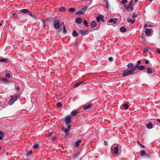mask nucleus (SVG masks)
<instances>
[{
	"label": "nucleus",
	"mask_w": 160,
	"mask_h": 160,
	"mask_svg": "<svg viewBox=\"0 0 160 160\" xmlns=\"http://www.w3.org/2000/svg\"><path fill=\"white\" fill-rule=\"evenodd\" d=\"M133 70H134L132 69L131 68L124 70L122 74V77H126L130 75H133L134 73Z\"/></svg>",
	"instance_id": "nucleus-1"
},
{
	"label": "nucleus",
	"mask_w": 160,
	"mask_h": 160,
	"mask_svg": "<svg viewBox=\"0 0 160 160\" xmlns=\"http://www.w3.org/2000/svg\"><path fill=\"white\" fill-rule=\"evenodd\" d=\"M115 145L112 146L111 148V152L114 154H117L118 153V150H119V146L117 145L115 146Z\"/></svg>",
	"instance_id": "nucleus-2"
},
{
	"label": "nucleus",
	"mask_w": 160,
	"mask_h": 160,
	"mask_svg": "<svg viewBox=\"0 0 160 160\" xmlns=\"http://www.w3.org/2000/svg\"><path fill=\"white\" fill-rule=\"evenodd\" d=\"M124 7L128 10L130 11H133L134 10L133 1L131 0L128 6L124 5Z\"/></svg>",
	"instance_id": "nucleus-3"
},
{
	"label": "nucleus",
	"mask_w": 160,
	"mask_h": 160,
	"mask_svg": "<svg viewBox=\"0 0 160 160\" xmlns=\"http://www.w3.org/2000/svg\"><path fill=\"white\" fill-rule=\"evenodd\" d=\"M64 122L66 124H68L72 122L71 117L70 116H67L65 117Z\"/></svg>",
	"instance_id": "nucleus-4"
},
{
	"label": "nucleus",
	"mask_w": 160,
	"mask_h": 160,
	"mask_svg": "<svg viewBox=\"0 0 160 160\" xmlns=\"http://www.w3.org/2000/svg\"><path fill=\"white\" fill-rule=\"evenodd\" d=\"M53 23L54 28L55 29H58L60 28V20H54Z\"/></svg>",
	"instance_id": "nucleus-5"
},
{
	"label": "nucleus",
	"mask_w": 160,
	"mask_h": 160,
	"mask_svg": "<svg viewBox=\"0 0 160 160\" xmlns=\"http://www.w3.org/2000/svg\"><path fill=\"white\" fill-rule=\"evenodd\" d=\"M80 112V110L79 109H75L71 112V114L72 116H75L77 114Z\"/></svg>",
	"instance_id": "nucleus-6"
},
{
	"label": "nucleus",
	"mask_w": 160,
	"mask_h": 160,
	"mask_svg": "<svg viewBox=\"0 0 160 160\" xmlns=\"http://www.w3.org/2000/svg\"><path fill=\"white\" fill-rule=\"evenodd\" d=\"M103 18H104V16H103L102 15H99L96 18V20L98 22H99L100 21H102L103 22Z\"/></svg>",
	"instance_id": "nucleus-7"
},
{
	"label": "nucleus",
	"mask_w": 160,
	"mask_h": 160,
	"mask_svg": "<svg viewBox=\"0 0 160 160\" xmlns=\"http://www.w3.org/2000/svg\"><path fill=\"white\" fill-rule=\"evenodd\" d=\"M10 97H11V98L9 100V104L10 105H12L15 102V101L16 100H14L13 99V96L12 95L10 96Z\"/></svg>",
	"instance_id": "nucleus-8"
},
{
	"label": "nucleus",
	"mask_w": 160,
	"mask_h": 160,
	"mask_svg": "<svg viewBox=\"0 0 160 160\" xmlns=\"http://www.w3.org/2000/svg\"><path fill=\"white\" fill-rule=\"evenodd\" d=\"M92 103H90L88 105H86L84 106L83 109L85 110H87L88 109H90L92 107Z\"/></svg>",
	"instance_id": "nucleus-9"
},
{
	"label": "nucleus",
	"mask_w": 160,
	"mask_h": 160,
	"mask_svg": "<svg viewBox=\"0 0 160 160\" xmlns=\"http://www.w3.org/2000/svg\"><path fill=\"white\" fill-rule=\"evenodd\" d=\"M75 21L77 23L80 24L82 22V20L81 18H78L76 19Z\"/></svg>",
	"instance_id": "nucleus-10"
},
{
	"label": "nucleus",
	"mask_w": 160,
	"mask_h": 160,
	"mask_svg": "<svg viewBox=\"0 0 160 160\" xmlns=\"http://www.w3.org/2000/svg\"><path fill=\"white\" fill-rule=\"evenodd\" d=\"M145 33L147 35H149L151 33V30L150 29L147 28L145 31Z\"/></svg>",
	"instance_id": "nucleus-11"
},
{
	"label": "nucleus",
	"mask_w": 160,
	"mask_h": 160,
	"mask_svg": "<svg viewBox=\"0 0 160 160\" xmlns=\"http://www.w3.org/2000/svg\"><path fill=\"white\" fill-rule=\"evenodd\" d=\"M146 127L148 129H152L153 128V124L151 122H148L146 124Z\"/></svg>",
	"instance_id": "nucleus-12"
},
{
	"label": "nucleus",
	"mask_w": 160,
	"mask_h": 160,
	"mask_svg": "<svg viewBox=\"0 0 160 160\" xmlns=\"http://www.w3.org/2000/svg\"><path fill=\"white\" fill-rule=\"evenodd\" d=\"M97 25L96 22L95 21H93L91 22L90 25L92 28H94L96 27Z\"/></svg>",
	"instance_id": "nucleus-13"
},
{
	"label": "nucleus",
	"mask_w": 160,
	"mask_h": 160,
	"mask_svg": "<svg viewBox=\"0 0 160 160\" xmlns=\"http://www.w3.org/2000/svg\"><path fill=\"white\" fill-rule=\"evenodd\" d=\"M134 64L132 63H130L128 64L127 65V67L128 68H132L134 67Z\"/></svg>",
	"instance_id": "nucleus-14"
},
{
	"label": "nucleus",
	"mask_w": 160,
	"mask_h": 160,
	"mask_svg": "<svg viewBox=\"0 0 160 160\" xmlns=\"http://www.w3.org/2000/svg\"><path fill=\"white\" fill-rule=\"evenodd\" d=\"M82 35H84L88 34V31L87 30L85 31H80L79 32Z\"/></svg>",
	"instance_id": "nucleus-15"
},
{
	"label": "nucleus",
	"mask_w": 160,
	"mask_h": 160,
	"mask_svg": "<svg viewBox=\"0 0 160 160\" xmlns=\"http://www.w3.org/2000/svg\"><path fill=\"white\" fill-rule=\"evenodd\" d=\"M72 35L74 38H76L78 36V33L76 32L75 30H73L72 32Z\"/></svg>",
	"instance_id": "nucleus-16"
},
{
	"label": "nucleus",
	"mask_w": 160,
	"mask_h": 160,
	"mask_svg": "<svg viewBox=\"0 0 160 160\" xmlns=\"http://www.w3.org/2000/svg\"><path fill=\"white\" fill-rule=\"evenodd\" d=\"M81 142V140L80 139L76 141V142H75V147L77 148H78Z\"/></svg>",
	"instance_id": "nucleus-17"
},
{
	"label": "nucleus",
	"mask_w": 160,
	"mask_h": 160,
	"mask_svg": "<svg viewBox=\"0 0 160 160\" xmlns=\"http://www.w3.org/2000/svg\"><path fill=\"white\" fill-rule=\"evenodd\" d=\"M135 19H130L129 18H128L127 19V21L128 22L130 23H133L135 21Z\"/></svg>",
	"instance_id": "nucleus-18"
},
{
	"label": "nucleus",
	"mask_w": 160,
	"mask_h": 160,
	"mask_svg": "<svg viewBox=\"0 0 160 160\" xmlns=\"http://www.w3.org/2000/svg\"><path fill=\"white\" fill-rule=\"evenodd\" d=\"M20 11L22 13H27L29 12V11L28 9H21L20 10Z\"/></svg>",
	"instance_id": "nucleus-19"
},
{
	"label": "nucleus",
	"mask_w": 160,
	"mask_h": 160,
	"mask_svg": "<svg viewBox=\"0 0 160 160\" xmlns=\"http://www.w3.org/2000/svg\"><path fill=\"white\" fill-rule=\"evenodd\" d=\"M117 21V20L116 18H114V19L111 18L109 20V22H113V24H115Z\"/></svg>",
	"instance_id": "nucleus-20"
},
{
	"label": "nucleus",
	"mask_w": 160,
	"mask_h": 160,
	"mask_svg": "<svg viewBox=\"0 0 160 160\" xmlns=\"http://www.w3.org/2000/svg\"><path fill=\"white\" fill-rule=\"evenodd\" d=\"M84 82H85V81H84L80 82L78 83H77L75 84L73 86V87L75 88V87H78L80 85L83 83Z\"/></svg>",
	"instance_id": "nucleus-21"
},
{
	"label": "nucleus",
	"mask_w": 160,
	"mask_h": 160,
	"mask_svg": "<svg viewBox=\"0 0 160 160\" xmlns=\"http://www.w3.org/2000/svg\"><path fill=\"white\" fill-rule=\"evenodd\" d=\"M126 29L124 27H122L120 28V30L122 32H125L126 31Z\"/></svg>",
	"instance_id": "nucleus-22"
},
{
	"label": "nucleus",
	"mask_w": 160,
	"mask_h": 160,
	"mask_svg": "<svg viewBox=\"0 0 160 160\" xmlns=\"http://www.w3.org/2000/svg\"><path fill=\"white\" fill-rule=\"evenodd\" d=\"M8 60L7 58H0V61L1 62H8Z\"/></svg>",
	"instance_id": "nucleus-23"
},
{
	"label": "nucleus",
	"mask_w": 160,
	"mask_h": 160,
	"mask_svg": "<svg viewBox=\"0 0 160 160\" xmlns=\"http://www.w3.org/2000/svg\"><path fill=\"white\" fill-rule=\"evenodd\" d=\"M61 130L64 131V132H65V133L69 132V130H68V129L64 127H62Z\"/></svg>",
	"instance_id": "nucleus-24"
},
{
	"label": "nucleus",
	"mask_w": 160,
	"mask_h": 160,
	"mask_svg": "<svg viewBox=\"0 0 160 160\" xmlns=\"http://www.w3.org/2000/svg\"><path fill=\"white\" fill-rule=\"evenodd\" d=\"M147 72L148 74H151L152 73L151 68H147Z\"/></svg>",
	"instance_id": "nucleus-25"
},
{
	"label": "nucleus",
	"mask_w": 160,
	"mask_h": 160,
	"mask_svg": "<svg viewBox=\"0 0 160 160\" xmlns=\"http://www.w3.org/2000/svg\"><path fill=\"white\" fill-rule=\"evenodd\" d=\"M145 68V66L143 65L139 66L138 70H142Z\"/></svg>",
	"instance_id": "nucleus-26"
},
{
	"label": "nucleus",
	"mask_w": 160,
	"mask_h": 160,
	"mask_svg": "<svg viewBox=\"0 0 160 160\" xmlns=\"http://www.w3.org/2000/svg\"><path fill=\"white\" fill-rule=\"evenodd\" d=\"M75 9L74 8H70L69 9L68 11L71 12H73L75 11Z\"/></svg>",
	"instance_id": "nucleus-27"
},
{
	"label": "nucleus",
	"mask_w": 160,
	"mask_h": 160,
	"mask_svg": "<svg viewBox=\"0 0 160 160\" xmlns=\"http://www.w3.org/2000/svg\"><path fill=\"white\" fill-rule=\"evenodd\" d=\"M145 154V153L143 150H141L140 152V156H143Z\"/></svg>",
	"instance_id": "nucleus-28"
},
{
	"label": "nucleus",
	"mask_w": 160,
	"mask_h": 160,
	"mask_svg": "<svg viewBox=\"0 0 160 160\" xmlns=\"http://www.w3.org/2000/svg\"><path fill=\"white\" fill-rule=\"evenodd\" d=\"M84 13L81 11H79L76 12V14L78 15H79L81 14H83Z\"/></svg>",
	"instance_id": "nucleus-29"
},
{
	"label": "nucleus",
	"mask_w": 160,
	"mask_h": 160,
	"mask_svg": "<svg viewBox=\"0 0 160 160\" xmlns=\"http://www.w3.org/2000/svg\"><path fill=\"white\" fill-rule=\"evenodd\" d=\"M138 64L136 65L134 67V66L133 68H131L132 69L134 70L133 72L136 70V69L137 68L138 69L139 66Z\"/></svg>",
	"instance_id": "nucleus-30"
},
{
	"label": "nucleus",
	"mask_w": 160,
	"mask_h": 160,
	"mask_svg": "<svg viewBox=\"0 0 160 160\" xmlns=\"http://www.w3.org/2000/svg\"><path fill=\"white\" fill-rule=\"evenodd\" d=\"M5 77L6 78H10L11 75H10V73H6L5 74Z\"/></svg>",
	"instance_id": "nucleus-31"
},
{
	"label": "nucleus",
	"mask_w": 160,
	"mask_h": 160,
	"mask_svg": "<svg viewBox=\"0 0 160 160\" xmlns=\"http://www.w3.org/2000/svg\"><path fill=\"white\" fill-rule=\"evenodd\" d=\"M62 106V104L61 102H58L56 104V106L58 108H60Z\"/></svg>",
	"instance_id": "nucleus-32"
},
{
	"label": "nucleus",
	"mask_w": 160,
	"mask_h": 160,
	"mask_svg": "<svg viewBox=\"0 0 160 160\" xmlns=\"http://www.w3.org/2000/svg\"><path fill=\"white\" fill-rule=\"evenodd\" d=\"M83 23L84 25L86 26V27H87L89 26L88 25V23L87 22V21L85 19H84L83 20Z\"/></svg>",
	"instance_id": "nucleus-33"
},
{
	"label": "nucleus",
	"mask_w": 160,
	"mask_h": 160,
	"mask_svg": "<svg viewBox=\"0 0 160 160\" xmlns=\"http://www.w3.org/2000/svg\"><path fill=\"white\" fill-rule=\"evenodd\" d=\"M65 10V8L63 7H61L59 8V11L61 12L64 11Z\"/></svg>",
	"instance_id": "nucleus-34"
},
{
	"label": "nucleus",
	"mask_w": 160,
	"mask_h": 160,
	"mask_svg": "<svg viewBox=\"0 0 160 160\" xmlns=\"http://www.w3.org/2000/svg\"><path fill=\"white\" fill-rule=\"evenodd\" d=\"M38 147H39V145H38V144H36L34 145L33 146V148L35 149H37V148H38Z\"/></svg>",
	"instance_id": "nucleus-35"
},
{
	"label": "nucleus",
	"mask_w": 160,
	"mask_h": 160,
	"mask_svg": "<svg viewBox=\"0 0 160 160\" xmlns=\"http://www.w3.org/2000/svg\"><path fill=\"white\" fill-rule=\"evenodd\" d=\"M1 80L2 81H4L6 82H9L8 81V80L4 78H2L1 79Z\"/></svg>",
	"instance_id": "nucleus-36"
},
{
	"label": "nucleus",
	"mask_w": 160,
	"mask_h": 160,
	"mask_svg": "<svg viewBox=\"0 0 160 160\" xmlns=\"http://www.w3.org/2000/svg\"><path fill=\"white\" fill-rule=\"evenodd\" d=\"M63 32L64 33H66L67 31L64 25L63 26Z\"/></svg>",
	"instance_id": "nucleus-37"
},
{
	"label": "nucleus",
	"mask_w": 160,
	"mask_h": 160,
	"mask_svg": "<svg viewBox=\"0 0 160 160\" xmlns=\"http://www.w3.org/2000/svg\"><path fill=\"white\" fill-rule=\"evenodd\" d=\"M124 106L125 109H127L129 107V106L127 103H125V104H124Z\"/></svg>",
	"instance_id": "nucleus-38"
},
{
	"label": "nucleus",
	"mask_w": 160,
	"mask_h": 160,
	"mask_svg": "<svg viewBox=\"0 0 160 160\" xmlns=\"http://www.w3.org/2000/svg\"><path fill=\"white\" fill-rule=\"evenodd\" d=\"M43 27L45 28L46 26V22L44 20H42Z\"/></svg>",
	"instance_id": "nucleus-39"
},
{
	"label": "nucleus",
	"mask_w": 160,
	"mask_h": 160,
	"mask_svg": "<svg viewBox=\"0 0 160 160\" xmlns=\"http://www.w3.org/2000/svg\"><path fill=\"white\" fill-rule=\"evenodd\" d=\"M69 135H70V134H69V132H67V133H66V134L65 135V137L66 138H69Z\"/></svg>",
	"instance_id": "nucleus-40"
},
{
	"label": "nucleus",
	"mask_w": 160,
	"mask_h": 160,
	"mask_svg": "<svg viewBox=\"0 0 160 160\" xmlns=\"http://www.w3.org/2000/svg\"><path fill=\"white\" fill-rule=\"evenodd\" d=\"M0 136L4 137V134L2 132H0Z\"/></svg>",
	"instance_id": "nucleus-41"
},
{
	"label": "nucleus",
	"mask_w": 160,
	"mask_h": 160,
	"mask_svg": "<svg viewBox=\"0 0 160 160\" xmlns=\"http://www.w3.org/2000/svg\"><path fill=\"white\" fill-rule=\"evenodd\" d=\"M128 2V0H122L121 3L123 4H124Z\"/></svg>",
	"instance_id": "nucleus-42"
},
{
	"label": "nucleus",
	"mask_w": 160,
	"mask_h": 160,
	"mask_svg": "<svg viewBox=\"0 0 160 160\" xmlns=\"http://www.w3.org/2000/svg\"><path fill=\"white\" fill-rule=\"evenodd\" d=\"M132 18H137V15L136 14H135V13H134L132 15Z\"/></svg>",
	"instance_id": "nucleus-43"
},
{
	"label": "nucleus",
	"mask_w": 160,
	"mask_h": 160,
	"mask_svg": "<svg viewBox=\"0 0 160 160\" xmlns=\"http://www.w3.org/2000/svg\"><path fill=\"white\" fill-rule=\"evenodd\" d=\"M87 9V7H84L82 9V10L84 11H85Z\"/></svg>",
	"instance_id": "nucleus-44"
},
{
	"label": "nucleus",
	"mask_w": 160,
	"mask_h": 160,
	"mask_svg": "<svg viewBox=\"0 0 160 160\" xmlns=\"http://www.w3.org/2000/svg\"><path fill=\"white\" fill-rule=\"evenodd\" d=\"M32 153V151L31 150H30L27 153V156H28L29 154H31Z\"/></svg>",
	"instance_id": "nucleus-45"
},
{
	"label": "nucleus",
	"mask_w": 160,
	"mask_h": 160,
	"mask_svg": "<svg viewBox=\"0 0 160 160\" xmlns=\"http://www.w3.org/2000/svg\"><path fill=\"white\" fill-rule=\"evenodd\" d=\"M108 60L110 62H112L113 61V59L112 57H110L109 58Z\"/></svg>",
	"instance_id": "nucleus-46"
},
{
	"label": "nucleus",
	"mask_w": 160,
	"mask_h": 160,
	"mask_svg": "<svg viewBox=\"0 0 160 160\" xmlns=\"http://www.w3.org/2000/svg\"><path fill=\"white\" fill-rule=\"evenodd\" d=\"M104 145L105 146H107L108 145V143L106 141H104Z\"/></svg>",
	"instance_id": "nucleus-47"
},
{
	"label": "nucleus",
	"mask_w": 160,
	"mask_h": 160,
	"mask_svg": "<svg viewBox=\"0 0 160 160\" xmlns=\"http://www.w3.org/2000/svg\"><path fill=\"white\" fill-rule=\"evenodd\" d=\"M155 121H157L158 122L160 123V119H155Z\"/></svg>",
	"instance_id": "nucleus-48"
},
{
	"label": "nucleus",
	"mask_w": 160,
	"mask_h": 160,
	"mask_svg": "<svg viewBox=\"0 0 160 160\" xmlns=\"http://www.w3.org/2000/svg\"><path fill=\"white\" fill-rule=\"evenodd\" d=\"M141 62L140 60H138L137 62V64L138 65L140 64H141Z\"/></svg>",
	"instance_id": "nucleus-49"
},
{
	"label": "nucleus",
	"mask_w": 160,
	"mask_h": 160,
	"mask_svg": "<svg viewBox=\"0 0 160 160\" xmlns=\"http://www.w3.org/2000/svg\"><path fill=\"white\" fill-rule=\"evenodd\" d=\"M68 128L67 129H68V130H69V129H70L71 128V125H68Z\"/></svg>",
	"instance_id": "nucleus-50"
},
{
	"label": "nucleus",
	"mask_w": 160,
	"mask_h": 160,
	"mask_svg": "<svg viewBox=\"0 0 160 160\" xmlns=\"http://www.w3.org/2000/svg\"><path fill=\"white\" fill-rule=\"evenodd\" d=\"M149 62V61L148 60H146L145 61V63L146 64H148Z\"/></svg>",
	"instance_id": "nucleus-51"
},
{
	"label": "nucleus",
	"mask_w": 160,
	"mask_h": 160,
	"mask_svg": "<svg viewBox=\"0 0 160 160\" xmlns=\"http://www.w3.org/2000/svg\"><path fill=\"white\" fill-rule=\"evenodd\" d=\"M147 26H147V24H145L144 25V28H146L147 27Z\"/></svg>",
	"instance_id": "nucleus-52"
},
{
	"label": "nucleus",
	"mask_w": 160,
	"mask_h": 160,
	"mask_svg": "<svg viewBox=\"0 0 160 160\" xmlns=\"http://www.w3.org/2000/svg\"><path fill=\"white\" fill-rule=\"evenodd\" d=\"M144 50H145V52H148V49L147 48H144Z\"/></svg>",
	"instance_id": "nucleus-53"
},
{
	"label": "nucleus",
	"mask_w": 160,
	"mask_h": 160,
	"mask_svg": "<svg viewBox=\"0 0 160 160\" xmlns=\"http://www.w3.org/2000/svg\"><path fill=\"white\" fill-rule=\"evenodd\" d=\"M16 89L18 90H20V87H19V86H18L17 87H16Z\"/></svg>",
	"instance_id": "nucleus-54"
},
{
	"label": "nucleus",
	"mask_w": 160,
	"mask_h": 160,
	"mask_svg": "<svg viewBox=\"0 0 160 160\" xmlns=\"http://www.w3.org/2000/svg\"><path fill=\"white\" fill-rule=\"evenodd\" d=\"M140 146L142 147L143 148H145V147L144 146L142 145V144H140Z\"/></svg>",
	"instance_id": "nucleus-55"
},
{
	"label": "nucleus",
	"mask_w": 160,
	"mask_h": 160,
	"mask_svg": "<svg viewBox=\"0 0 160 160\" xmlns=\"http://www.w3.org/2000/svg\"><path fill=\"white\" fill-rule=\"evenodd\" d=\"M146 156H147V157H149V154H148V153H145V154H144Z\"/></svg>",
	"instance_id": "nucleus-56"
},
{
	"label": "nucleus",
	"mask_w": 160,
	"mask_h": 160,
	"mask_svg": "<svg viewBox=\"0 0 160 160\" xmlns=\"http://www.w3.org/2000/svg\"><path fill=\"white\" fill-rule=\"evenodd\" d=\"M157 52L158 53H160V49H158L157 50Z\"/></svg>",
	"instance_id": "nucleus-57"
},
{
	"label": "nucleus",
	"mask_w": 160,
	"mask_h": 160,
	"mask_svg": "<svg viewBox=\"0 0 160 160\" xmlns=\"http://www.w3.org/2000/svg\"><path fill=\"white\" fill-rule=\"evenodd\" d=\"M28 14H29L30 16H32V13H31V12H28Z\"/></svg>",
	"instance_id": "nucleus-58"
},
{
	"label": "nucleus",
	"mask_w": 160,
	"mask_h": 160,
	"mask_svg": "<svg viewBox=\"0 0 160 160\" xmlns=\"http://www.w3.org/2000/svg\"><path fill=\"white\" fill-rule=\"evenodd\" d=\"M79 154L78 153H76L75 154V156H78L79 155Z\"/></svg>",
	"instance_id": "nucleus-59"
},
{
	"label": "nucleus",
	"mask_w": 160,
	"mask_h": 160,
	"mask_svg": "<svg viewBox=\"0 0 160 160\" xmlns=\"http://www.w3.org/2000/svg\"><path fill=\"white\" fill-rule=\"evenodd\" d=\"M3 137H1V136H0V140H1L2 139H3Z\"/></svg>",
	"instance_id": "nucleus-60"
},
{
	"label": "nucleus",
	"mask_w": 160,
	"mask_h": 160,
	"mask_svg": "<svg viewBox=\"0 0 160 160\" xmlns=\"http://www.w3.org/2000/svg\"><path fill=\"white\" fill-rule=\"evenodd\" d=\"M137 143H138V144H139V145H140V144H140V143H139V142L138 141H137Z\"/></svg>",
	"instance_id": "nucleus-61"
},
{
	"label": "nucleus",
	"mask_w": 160,
	"mask_h": 160,
	"mask_svg": "<svg viewBox=\"0 0 160 160\" xmlns=\"http://www.w3.org/2000/svg\"><path fill=\"white\" fill-rule=\"evenodd\" d=\"M148 27H151V25H148Z\"/></svg>",
	"instance_id": "nucleus-62"
},
{
	"label": "nucleus",
	"mask_w": 160,
	"mask_h": 160,
	"mask_svg": "<svg viewBox=\"0 0 160 160\" xmlns=\"http://www.w3.org/2000/svg\"><path fill=\"white\" fill-rule=\"evenodd\" d=\"M64 22H62L61 23V25H64Z\"/></svg>",
	"instance_id": "nucleus-63"
},
{
	"label": "nucleus",
	"mask_w": 160,
	"mask_h": 160,
	"mask_svg": "<svg viewBox=\"0 0 160 160\" xmlns=\"http://www.w3.org/2000/svg\"><path fill=\"white\" fill-rule=\"evenodd\" d=\"M52 134V133H49V136L51 135Z\"/></svg>",
	"instance_id": "nucleus-64"
}]
</instances>
